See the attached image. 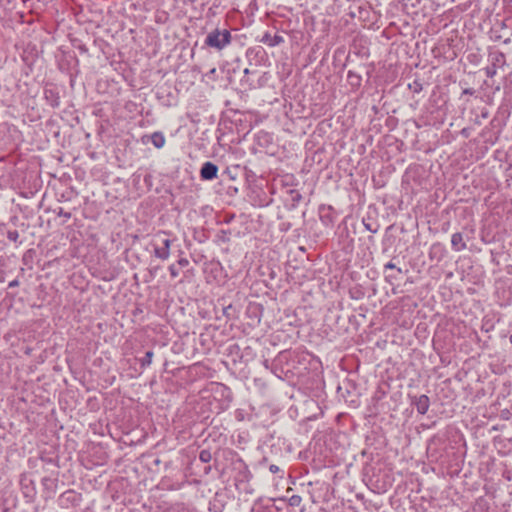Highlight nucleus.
Returning a JSON list of instances; mask_svg holds the SVG:
<instances>
[{"label":"nucleus","mask_w":512,"mask_h":512,"mask_svg":"<svg viewBox=\"0 0 512 512\" xmlns=\"http://www.w3.org/2000/svg\"><path fill=\"white\" fill-rule=\"evenodd\" d=\"M451 247L454 251L460 252L466 249V243L463 239V235L460 232H456L451 237Z\"/></svg>","instance_id":"6e6552de"},{"label":"nucleus","mask_w":512,"mask_h":512,"mask_svg":"<svg viewBox=\"0 0 512 512\" xmlns=\"http://www.w3.org/2000/svg\"><path fill=\"white\" fill-rule=\"evenodd\" d=\"M412 404L415 405L417 412L421 415H424L427 413L429 406H430V400L427 395H420L415 396Z\"/></svg>","instance_id":"423d86ee"},{"label":"nucleus","mask_w":512,"mask_h":512,"mask_svg":"<svg viewBox=\"0 0 512 512\" xmlns=\"http://www.w3.org/2000/svg\"><path fill=\"white\" fill-rule=\"evenodd\" d=\"M122 255L124 256L125 260L128 259V249H125L122 253Z\"/></svg>","instance_id":"7c9ffc66"},{"label":"nucleus","mask_w":512,"mask_h":512,"mask_svg":"<svg viewBox=\"0 0 512 512\" xmlns=\"http://www.w3.org/2000/svg\"><path fill=\"white\" fill-rule=\"evenodd\" d=\"M215 72H216L215 68L211 69V71H210L211 74H214Z\"/></svg>","instance_id":"72a5a7b5"},{"label":"nucleus","mask_w":512,"mask_h":512,"mask_svg":"<svg viewBox=\"0 0 512 512\" xmlns=\"http://www.w3.org/2000/svg\"><path fill=\"white\" fill-rule=\"evenodd\" d=\"M347 78L352 86L358 87L361 84V76L353 71H348Z\"/></svg>","instance_id":"4468645a"},{"label":"nucleus","mask_w":512,"mask_h":512,"mask_svg":"<svg viewBox=\"0 0 512 512\" xmlns=\"http://www.w3.org/2000/svg\"><path fill=\"white\" fill-rule=\"evenodd\" d=\"M151 142L155 148L160 149L165 145V136L162 132H154L150 135Z\"/></svg>","instance_id":"f8f14e48"},{"label":"nucleus","mask_w":512,"mask_h":512,"mask_svg":"<svg viewBox=\"0 0 512 512\" xmlns=\"http://www.w3.org/2000/svg\"><path fill=\"white\" fill-rule=\"evenodd\" d=\"M152 245L154 247V254L157 258L161 260L168 259L170 255L171 240L167 237L166 232L159 231L156 233L153 237Z\"/></svg>","instance_id":"f03ea898"},{"label":"nucleus","mask_w":512,"mask_h":512,"mask_svg":"<svg viewBox=\"0 0 512 512\" xmlns=\"http://www.w3.org/2000/svg\"><path fill=\"white\" fill-rule=\"evenodd\" d=\"M178 264L181 266V267H186L188 264H189V261L186 259V258H180L178 260Z\"/></svg>","instance_id":"a878e982"},{"label":"nucleus","mask_w":512,"mask_h":512,"mask_svg":"<svg viewBox=\"0 0 512 512\" xmlns=\"http://www.w3.org/2000/svg\"><path fill=\"white\" fill-rule=\"evenodd\" d=\"M56 214H57L58 216H61V217L66 218V219H70V218H71V216H72V214H71L70 212H66V211H64V209H63V208H61V207L56 211Z\"/></svg>","instance_id":"aec40b11"},{"label":"nucleus","mask_w":512,"mask_h":512,"mask_svg":"<svg viewBox=\"0 0 512 512\" xmlns=\"http://www.w3.org/2000/svg\"><path fill=\"white\" fill-rule=\"evenodd\" d=\"M44 95L47 101H49L52 107H58L60 104V99L58 92L52 88H45Z\"/></svg>","instance_id":"9b49d317"},{"label":"nucleus","mask_w":512,"mask_h":512,"mask_svg":"<svg viewBox=\"0 0 512 512\" xmlns=\"http://www.w3.org/2000/svg\"><path fill=\"white\" fill-rule=\"evenodd\" d=\"M169 271H170V274L172 277H177L178 274H179V271L178 269L175 267L174 264H172L170 267H169Z\"/></svg>","instance_id":"5701e85b"},{"label":"nucleus","mask_w":512,"mask_h":512,"mask_svg":"<svg viewBox=\"0 0 512 512\" xmlns=\"http://www.w3.org/2000/svg\"><path fill=\"white\" fill-rule=\"evenodd\" d=\"M260 42H262L270 47H275V46H278L281 43H283L284 38L281 35L275 34L272 36L269 32H266L262 36Z\"/></svg>","instance_id":"0eeeda50"},{"label":"nucleus","mask_w":512,"mask_h":512,"mask_svg":"<svg viewBox=\"0 0 512 512\" xmlns=\"http://www.w3.org/2000/svg\"><path fill=\"white\" fill-rule=\"evenodd\" d=\"M212 459V454L210 452V450H207V449H203L200 451L199 453V460L203 463H208L210 462Z\"/></svg>","instance_id":"2eb2a0df"},{"label":"nucleus","mask_w":512,"mask_h":512,"mask_svg":"<svg viewBox=\"0 0 512 512\" xmlns=\"http://www.w3.org/2000/svg\"><path fill=\"white\" fill-rule=\"evenodd\" d=\"M251 512H272V511L268 508L258 506V507L252 508Z\"/></svg>","instance_id":"b1692460"},{"label":"nucleus","mask_w":512,"mask_h":512,"mask_svg":"<svg viewBox=\"0 0 512 512\" xmlns=\"http://www.w3.org/2000/svg\"><path fill=\"white\" fill-rule=\"evenodd\" d=\"M363 225L371 233H377L378 232V225L371 223L370 221L363 219Z\"/></svg>","instance_id":"f3484780"},{"label":"nucleus","mask_w":512,"mask_h":512,"mask_svg":"<svg viewBox=\"0 0 512 512\" xmlns=\"http://www.w3.org/2000/svg\"><path fill=\"white\" fill-rule=\"evenodd\" d=\"M78 49H79L81 52H83V53H86V52L88 51V49L86 48V46H85V45H81V46H79V47H78Z\"/></svg>","instance_id":"c756f323"},{"label":"nucleus","mask_w":512,"mask_h":512,"mask_svg":"<svg viewBox=\"0 0 512 512\" xmlns=\"http://www.w3.org/2000/svg\"><path fill=\"white\" fill-rule=\"evenodd\" d=\"M152 357H153L152 350H147L144 353L143 357H140L138 355L134 356V360L136 363H135V366L133 367V370L135 371V373L137 375L141 374L143 369H145L146 367H148L151 364Z\"/></svg>","instance_id":"20e7f679"},{"label":"nucleus","mask_w":512,"mask_h":512,"mask_svg":"<svg viewBox=\"0 0 512 512\" xmlns=\"http://www.w3.org/2000/svg\"><path fill=\"white\" fill-rule=\"evenodd\" d=\"M408 87L413 93H420L423 90L422 83L417 79L410 83Z\"/></svg>","instance_id":"dca6fc26"},{"label":"nucleus","mask_w":512,"mask_h":512,"mask_svg":"<svg viewBox=\"0 0 512 512\" xmlns=\"http://www.w3.org/2000/svg\"><path fill=\"white\" fill-rule=\"evenodd\" d=\"M7 238L12 242H17L19 238V232L17 230H9L7 232Z\"/></svg>","instance_id":"a211bd4d"},{"label":"nucleus","mask_w":512,"mask_h":512,"mask_svg":"<svg viewBox=\"0 0 512 512\" xmlns=\"http://www.w3.org/2000/svg\"><path fill=\"white\" fill-rule=\"evenodd\" d=\"M236 469V474L234 476L235 486L239 491L249 492L248 490V482L251 478V473L248 467L240 463Z\"/></svg>","instance_id":"7ed1b4c3"},{"label":"nucleus","mask_w":512,"mask_h":512,"mask_svg":"<svg viewBox=\"0 0 512 512\" xmlns=\"http://www.w3.org/2000/svg\"><path fill=\"white\" fill-rule=\"evenodd\" d=\"M218 167L212 162H205L200 169V177L203 180H213L217 177Z\"/></svg>","instance_id":"39448f33"},{"label":"nucleus","mask_w":512,"mask_h":512,"mask_svg":"<svg viewBox=\"0 0 512 512\" xmlns=\"http://www.w3.org/2000/svg\"><path fill=\"white\" fill-rule=\"evenodd\" d=\"M141 141H142L143 144H147L148 142H151L150 135H143L141 137Z\"/></svg>","instance_id":"c85d7f7f"},{"label":"nucleus","mask_w":512,"mask_h":512,"mask_svg":"<svg viewBox=\"0 0 512 512\" xmlns=\"http://www.w3.org/2000/svg\"><path fill=\"white\" fill-rule=\"evenodd\" d=\"M223 497V494L216 493L214 498L210 501L209 510L214 512H221L225 506Z\"/></svg>","instance_id":"9d476101"},{"label":"nucleus","mask_w":512,"mask_h":512,"mask_svg":"<svg viewBox=\"0 0 512 512\" xmlns=\"http://www.w3.org/2000/svg\"><path fill=\"white\" fill-rule=\"evenodd\" d=\"M500 58H504V54L503 53H499L496 57H495V62H493L491 65L487 66L484 71H485V74L487 77L489 78H493L496 73H497V66H496V62H499L500 61Z\"/></svg>","instance_id":"ddd939ff"},{"label":"nucleus","mask_w":512,"mask_h":512,"mask_svg":"<svg viewBox=\"0 0 512 512\" xmlns=\"http://www.w3.org/2000/svg\"><path fill=\"white\" fill-rule=\"evenodd\" d=\"M384 269H385V270H387V269H390V270L396 269V271H397V273H398V274H401V273H402V269H401V268H399V267H396V265H395L392 261H390V262L386 263V264L384 265Z\"/></svg>","instance_id":"6ab92c4d"},{"label":"nucleus","mask_w":512,"mask_h":512,"mask_svg":"<svg viewBox=\"0 0 512 512\" xmlns=\"http://www.w3.org/2000/svg\"><path fill=\"white\" fill-rule=\"evenodd\" d=\"M510 343L512 344V335L510 336Z\"/></svg>","instance_id":"c9c22d12"},{"label":"nucleus","mask_w":512,"mask_h":512,"mask_svg":"<svg viewBox=\"0 0 512 512\" xmlns=\"http://www.w3.org/2000/svg\"><path fill=\"white\" fill-rule=\"evenodd\" d=\"M147 178H148L147 173L136 172L133 174V184L137 190L142 191L143 189L147 188V186H148Z\"/></svg>","instance_id":"1a4fd4ad"},{"label":"nucleus","mask_w":512,"mask_h":512,"mask_svg":"<svg viewBox=\"0 0 512 512\" xmlns=\"http://www.w3.org/2000/svg\"><path fill=\"white\" fill-rule=\"evenodd\" d=\"M295 498H296V497H295V496H293V497L291 498V500H292L293 502H296V499H295Z\"/></svg>","instance_id":"f704fd0d"},{"label":"nucleus","mask_w":512,"mask_h":512,"mask_svg":"<svg viewBox=\"0 0 512 512\" xmlns=\"http://www.w3.org/2000/svg\"><path fill=\"white\" fill-rule=\"evenodd\" d=\"M232 36L227 29L220 30L218 28L208 33L205 38V45L216 50H222L231 43Z\"/></svg>","instance_id":"f257e3e1"},{"label":"nucleus","mask_w":512,"mask_h":512,"mask_svg":"<svg viewBox=\"0 0 512 512\" xmlns=\"http://www.w3.org/2000/svg\"><path fill=\"white\" fill-rule=\"evenodd\" d=\"M141 312H142V310H140L139 308H137L133 313H134V315L136 316L138 313H141Z\"/></svg>","instance_id":"473e14b6"},{"label":"nucleus","mask_w":512,"mask_h":512,"mask_svg":"<svg viewBox=\"0 0 512 512\" xmlns=\"http://www.w3.org/2000/svg\"><path fill=\"white\" fill-rule=\"evenodd\" d=\"M291 193H292V200H293V202H297L298 203V202L301 201L302 196H301V194L298 191L292 190Z\"/></svg>","instance_id":"412c9836"},{"label":"nucleus","mask_w":512,"mask_h":512,"mask_svg":"<svg viewBox=\"0 0 512 512\" xmlns=\"http://www.w3.org/2000/svg\"><path fill=\"white\" fill-rule=\"evenodd\" d=\"M397 279H398V277L396 274H389V275L385 276V280L389 284H393V282L396 281Z\"/></svg>","instance_id":"4be33fe9"},{"label":"nucleus","mask_w":512,"mask_h":512,"mask_svg":"<svg viewBox=\"0 0 512 512\" xmlns=\"http://www.w3.org/2000/svg\"><path fill=\"white\" fill-rule=\"evenodd\" d=\"M475 90L473 88H466L463 90L462 95H473Z\"/></svg>","instance_id":"cd10ccee"},{"label":"nucleus","mask_w":512,"mask_h":512,"mask_svg":"<svg viewBox=\"0 0 512 512\" xmlns=\"http://www.w3.org/2000/svg\"><path fill=\"white\" fill-rule=\"evenodd\" d=\"M19 280L18 279H14L12 280L11 282H9L8 284V287L9 288H14V287H18L19 286Z\"/></svg>","instance_id":"bb28decb"},{"label":"nucleus","mask_w":512,"mask_h":512,"mask_svg":"<svg viewBox=\"0 0 512 512\" xmlns=\"http://www.w3.org/2000/svg\"><path fill=\"white\" fill-rule=\"evenodd\" d=\"M269 471H270L271 473H273V474H276V473L280 472V468H279V466H277V465H275V464H271V465L269 466Z\"/></svg>","instance_id":"393cba45"},{"label":"nucleus","mask_w":512,"mask_h":512,"mask_svg":"<svg viewBox=\"0 0 512 512\" xmlns=\"http://www.w3.org/2000/svg\"><path fill=\"white\" fill-rule=\"evenodd\" d=\"M250 73H251V71H250V69H249V68L244 69V75H248V74H250Z\"/></svg>","instance_id":"2f4dec72"}]
</instances>
